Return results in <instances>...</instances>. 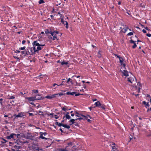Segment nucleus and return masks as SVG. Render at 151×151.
<instances>
[{"label":"nucleus","instance_id":"f257e3e1","mask_svg":"<svg viewBox=\"0 0 151 151\" xmlns=\"http://www.w3.org/2000/svg\"><path fill=\"white\" fill-rule=\"evenodd\" d=\"M33 47H27L26 49V54L31 55L34 54L35 52L40 50L45 45V44L41 45L38 43L37 41H34L32 43Z\"/></svg>","mask_w":151,"mask_h":151},{"label":"nucleus","instance_id":"f03ea898","mask_svg":"<svg viewBox=\"0 0 151 151\" xmlns=\"http://www.w3.org/2000/svg\"><path fill=\"white\" fill-rule=\"evenodd\" d=\"M32 149L34 151H40V150H42V149H40L38 147L36 146L35 145L32 146Z\"/></svg>","mask_w":151,"mask_h":151},{"label":"nucleus","instance_id":"7ed1b4c3","mask_svg":"<svg viewBox=\"0 0 151 151\" xmlns=\"http://www.w3.org/2000/svg\"><path fill=\"white\" fill-rule=\"evenodd\" d=\"M110 146L112 148L113 151H117L116 150L117 146L114 143L112 142L110 145Z\"/></svg>","mask_w":151,"mask_h":151},{"label":"nucleus","instance_id":"20e7f679","mask_svg":"<svg viewBox=\"0 0 151 151\" xmlns=\"http://www.w3.org/2000/svg\"><path fill=\"white\" fill-rule=\"evenodd\" d=\"M16 136V134L14 133H12L10 135L7 136L6 138L8 139H11L12 138L14 139L15 138Z\"/></svg>","mask_w":151,"mask_h":151},{"label":"nucleus","instance_id":"39448f33","mask_svg":"<svg viewBox=\"0 0 151 151\" xmlns=\"http://www.w3.org/2000/svg\"><path fill=\"white\" fill-rule=\"evenodd\" d=\"M135 79L136 80L135 77L133 76H132L128 78L127 81L128 82H130L131 83H132L133 81H134Z\"/></svg>","mask_w":151,"mask_h":151},{"label":"nucleus","instance_id":"423d86ee","mask_svg":"<svg viewBox=\"0 0 151 151\" xmlns=\"http://www.w3.org/2000/svg\"><path fill=\"white\" fill-rule=\"evenodd\" d=\"M57 94H53L49 96H46L45 97V98H46L49 99H51L53 98H56Z\"/></svg>","mask_w":151,"mask_h":151},{"label":"nucleus","instance_id":"0eeeda50","mask_svg":"<svg viewBox=\"0 0 151 151\" xmlns=\"http://www.w3.org/2000/svg\"><path fill=\"white\" fill-rule=\"evenodd\" d=\"M35 96H36V100H42L43 99L41 96V95L38 94H35Z\"/></svg>","mask_w":151,"mask_h":151},{"label":"nucleus","instance_id":"6e6552de","mask_svg":"<svg viewBox=\"0 0 151 151\" xmlns=\"http://www.w3.org/2000/svg\"><path fill=\"white\" fill-rule=\"evenodd\" d=\"M61 22H62V23L63 24H65L66 25V28H68V22L66 21H64V19L63 18L61 19Z\"/></svg>","mask_w":151,"mask_h":151},{"label":"nucleus","instance_id":"1a4fd4ad","mask_svg":"<svg viewBox=\"0 0 151 151\" xmlns=\"http://www.w3.org/2000/svg\"><path fill=\"white\" fill-rule=\"evenodd\" d=\"M27 99L29 101H33L36 100V96L27 97Z\"/></svg>","mask_w":151,"mask_h":151},{"label":"nucleus","instance_id":"9d476101","mask_svg":"<svg viewBox=\"0 0 151 151\" xmlns=\"http://www.w3.org/2000/svg\"><path fill=\"white\" fill-rule=\"evenodd\" d=\"M24 116V115L22 114V113H19L18 114H15L14 115V116L15 117V118H18V117H22Z\"/></svg>","mask_w":151,"mask_h":151},{"label":"nucleus","instance_id":"9b49d317","mask_svg":"<svg viewBox=\"0 0 151 151\" xmlns=\"http://www.w3.org/2000/svg\"><path fill=\"white\" fill-rule=\"evenodd\" d=\"M27 137L28 139L32 140L33 137L29 133H27Z\"/></svg>","mask_w":151,"mask_h":151},{"label":"nucleus","instance_id":"f8f14e48","mask_svg":"<svg viewBox=\"0 0 151 151\" xmlns=\"http://www.w3.org/2000/svg\"><path fill=\"white\" fill-rule=\"evenodd\" d=\"M122 73H123V75L124 76H129L128 72L126 70H124Z\"/></svg>","mask_w":151,"mask_h":151},{"label":"nucleus","instance_id":"ddd939ff","mask_svg":"<svg viewBox=\"0 0 151 151\" xmlns=\"http://www.w3.org/2000/svg\"><path fill=\"white\" fill-rule=\"evenodd\" d=\"M142 104H143L144 105H145V107L146 108L149 107L150 106V105L148 104V102L147 103L146 101H143L142 102Z\"/></svg>","mask_w":151,"mask_h":151},{"label":"nucleus","instance_id":"4468645a","mask_svg":"<svg viewBox=\"0 0 151 151\" xmlns=\"http://www.w3.org/2000/svg\"><path fill=\"white\" fill-rule=\"evenodd\" d=\"M76 93L75 92H71L70 91H69L67 92L66 93L67 95H74V94Z\"/></svg>","mask_w":151,"mask_h":151},{"label":"nucleus","instance_id":"2eb2a0df","mask_svg":"<svg viewBox=\"0 0 151 151\" xmlns=\"http://www.w3.org/2000/svg\"><path fill=\"white\" fill-rule=\"evenodd\" d=\"M69 150H68V147H66L64 149H60L59 151H68Z\"/></svg>","mask_w":151,"mask_h":151},{"label":"nucleus","instance_id":"dca6fc26","mask_svg":"<svg viewBox=\"0 0 151 151\" xmlns=\"http://www.w3.org/2000/svg\"><path fill=\"white\" fill-rule=\"evenodd\" d=\"M65 117H66V119H70L71 117L69 115L66 114L63 117V119Z\"/></svg>","mask_w":151,"mask_h":151},{"label":"nucleus","instance_id":"f3484780","mask_svg":"<svg viewBox=\"0 0 151 151\" xmlns=\"http://www.w3.org/2000/svg\"><path fill=\"white\" fill-rule=\"evenodd\" d=\"M62 125V127L65 128H67L68 129H69L70 128V127L69 126L67 125V124H63Z\"/></svg>","mask_w":151,"mask_h":151},{"label":"nucleus","instance_id":"a211bd4d","mask_svg":"<svg viewBox=\"0 0 151 151\" xmlns=\"http://www.w3.org/2000/svg\"><path fill=\"white\" fill-rule=\"evenodd\" d=\"M75 113L76 114V116H78V117H81V115H82L81 114H80L79 113H78L77 111H75Z\"/></svg>","mask_w":151,"mask_h":151},{"label":"nucleus","instance_id":"6ab92c4d","mask_svg":"<svg viewBox=\"0 0 151 151\" xmlns=\"http://www.w3.org/2000/svg\"><path fill=\"white\" fill-rule=\"evenodd\" d=\"M65 93H58L55 94H57V96L58 95V97H59L60 96H61L63 95H65Z\"/></svg>","mask_w":151,"mask_h":151},{"label":"nucleus","instance_id":"aec40b11","mask_svg":"<svg viewBox=\"0 0 151 151\" xmlns=\"http://www.w3.org/2000/svg\"><path fill=\"white\" fill-rule=\"evenodd\" d=\"M105 105L103 104H101L100 106H99V107L100 108H102L103 109H105Z\"/></svg>","mask_w":151,"mask_h":151},{"label":"nucleus","instance_id":"412c9836","mask_svg":"<svg viewBox=\"0 0 151 151\" xmlns=\"http://www.w3.org/2000/svg\"><path fill=\"white\" fill-rule=\"evenodd\" d=\"M101 104L99 101H98L95 103V104L96 105V106L99 107Z\"/></svg>","mask_w":151,"mask_h":151},{"label":"nucleus","instance_id":"4be33fe9","mask_svg":"<svg viewBox=\"0 0 151 151\" xmlns=\"http://www.w3.org/2000/svg\"><path fill=\"white\" fill-rule=\"evenodd\" d=\"M119 62L121 63V65H122L123 63L124 59L122 58V57L119 59Z\"/></svg>","mask_w":151,"mask_h":151},{"label":"nucleus","instance_id":"5701e85b","mask_svg":"<svg viewBox=\"0 0 151 151\" xmlns=\"http://www.w3.org/2000/svg\"><path fill=\"white\" fill-rule=\"evenodd\" d=\"M26 50L24 51L21 52V54H22V55L24 54V56L25 57L26 56V55H27L26 54Z\"/></svg>","mask_w":151,"mask_h":151},{"label":"nucleus","instance_id":"b1692460","mask_svg":"<svg viewBox=\"0 0 151 151\" xmlns=\"http://www.w3.org/2000/svg\"><path fill=\"white\" fill-rule=\"evenodd\" d=\"M43 134H40L39 137V138H41L42 139H47V138L43 136Z\"/></svg>","mask_w":151,"mask_h":151},{"label":"nucleus","instance_id":"393cba45","mask_svg":"<svg viewBox=\"0 0 151 151\" xmlns=\"http://www.w3.org/2000/svg\"><path fill=\"white\" fill-rule=\"evenodd\" d=\"M128 29V27L123 28L122 29V31L124 33H125L127 32Z\"/></svg>","mask_w":151,"mask_h":151},{"label":"nucleus","instance_id":"a878e982","mask_svg":"<svg viewBox=\"0 0 151 151\" xmlns=\"http://www.w3.org/2000/svg\"><path fill=\"white\" fill-rule=\"evenodd\" d=\"M100 51H99L97 55V56L99 58H101V55L100 53Z\"/></svg>","mask_w":151,"mask_h":151},{"label":"nucleus","instance_id":"bb28decb","mask_svg":"<svg viewBox=\"0 0 151 151\" xmlns=\"http://www.w3.org/2000/svg\"><path fill=\"white\" fill-rule=\"evenodd\" d=\"M61 64L62 65H67L68 64V62H65L64 61H63V62H61Z\"/></svg>","mask_w":151,"mask_h":151},{"label":"nucleus","instance_id":"cd10ccee","mask_svg":"<svg viewBox=\"0 0 151 151\" xmlns=\"http://www.w3.org/2000/svg\"><path fill=\"white\" fill-rule=\"evenodd\" d=\"M75 120H76L74 119H71L69 121V122H72V124L75 123L74 122Z\"/></svg>","mask_w":151,"mask_h":151},{"label":"nucleus","instance_id":"c85d7f7f","mask_svg":"<svg viewBox=\"0 0 151 151\" xmlns=\"http://www.w3.org/2000/svg\"><path fill=\"white\" fill-rule=\"evenodd\" d=\"M1 139L3 140V141H1V142L2 143V144L5 143L7 141L6 139H4L3 138H2Z\"/></svg>","mask_w":151,"mask_h":151},{"label":"nucleus","instance_id":"c756f323","mask_svg":"<svg viewBox=\"0 0 151 151\" xmlns=\"http://www.w3.org/2000/svg\"><path fill=\"white\" fill-rule=\"evenodd\" d=\"M62 110L66 111V110H67V107L66 106H64V107L62 108Z\"/></svg>","mask_w":151,"mask_h":151},{"label":"nucleus","instance_id":"7c9ffc66","mask_svg":"<svg viewBox=\"0 0 151 151\" xmlns=\"http://www.w3.org/2000/svg\"><path fill=\"white\" fill-rule=\"evenodd\" d=\"M32 91L34 93H35V94H38V90H32Z\"/></svg>","mask_w":151,"mask_h":151},{"label":"nucleus","instance_id":"2f4dec72","mask_svg":"<svg viewBox=\"0 0 151 151\" xmlns=\"http://www.w3.org/2000/svg\"><path fill=\"white\" fill-rule=\"evenodd\" d=\"M81 117H83V119H87L88 118V117L87 116H84L83 115H81Z\"/></svg>","mask_w":151,"mask_h":151},{"label":"nucleus","instance_id":"473e14b6","mask_svg":"<svg viewBox=\"0 0 151 151\" xmlns=\"http://www.w3.org/2000/svg\"><path fill=\"white\" fill-rule=\"evenodd\" d=\"M80 117L78 118H77L76 119V120H79L80 121L82 120L83 119V117Z\"/></svg>","mask_w":151,"mask_h":151},{"label":"nucleus","instance_id":"72a5a7b5","mask_svg":"<svg viewBox=\"0 0 151 151\" xmlns=\"http://www.w3.org/2000/svg\"><path fill=\"white\" fill-rule=\"evenodd\" d=\"M38 2L39 4H41L42 3H45V2L43 0H40Z\"/></svg>","mask_w":151,"mask_h":151},{"label":"nucleus","instance_id":"f704fd0d","mask_svg":"<svg viewBox=\"0 0 151 151\" xmlns=\"http://www.w3.org/2000/svg\"><path fill=\"white\" fill-rule=\"evenodd\" d=\"M72 142H70L68 144V145L67 146V147H68V149H69L68 147L70 146H72Z\"/></svg>","mask_w":151,"mask_h":151},{"label":"nucleus","instance_id":"c9c22d12","mask_svg":"<svg viewBox=\"0 0 151 151\" xmlns=\"http://www.w3.org/2000/svg\"><path fill=\"white\" fill-rule=\"evenodd\" d=\"M26 47L25 46H24L23 47H21L19 48V50H24L25 49Z\"/></svg>","mask_w":151,"mask_h":151},{"label":"nucleus","instance_id":"e433bc0d","mask_svg":"<svg viewBox=\"0 0 151 151\" xmlns=\"http://www.w3.org/2000/svg\"><path fill=\"white\" fill-rule=\"evenodd\" d=\"M133 35V32H129L127 34V35L128 36H131Z\"/></svg>","mask_w":151,"mask_h":151},{"label":"nucleus","instance_id":"4c0bfd02","mask_svg":"<svg viewBox=\"0 0 151 151\" xmlns=\"http://www.w3.org/2000/svg\"><path fill=\"white\" fill-rule=\"evenodd\" d=\"M114 55L115 56V57H116L118 58H119V59H120V58H121V57H120L119 55H117V54H114Z\"/></svg>","mask_w":151,"mask_h":151},{"label":"nucleus","instance_id":"58836bf2","mask_svg":"<svg viewBox=\"0 0 151 151\" xmlns=\"http://www.w3.org/2000/svg\"><path fill=\"white\" fill-rule=\"evenodd\" d=\"M40 134H43L44 135V136H45L47 134V133L46 132H40Z\"/></svg>","mask_w":151,"mask_h":151},{"label":"nucleus","instance_id":"ea45409f","mask_svg":"<svg viewBox=\"0 0 151 151\" xmlns=\"http://www.w3.org/2000/svg\"><path fill=\"white\" fill-rule=\"evenodd\" d=\"M58 15H59V16L60 17V18L61 19L62 17V15L61 14L60 12H58Z\"/></svg>","mask_w":151,"mask_h":151},{"label":"nucleus","instance_id":"a19ab883","mask_svg":"<svg viewBox=\"0 0 151 151\" xmlns=\"http://www.w3.org/2000/svg\"><path fill=\"white\" fill-rule=\"evenodd\" d=\"M45 32L46 34H48V33H50H50H51V32H49L48 30V29H47L45 31Z\"/></svg>","mask_w":151,"mask_h":151},{"label":"nucleus","instance_id":"79ce46f5","mask_svg":"<svg viewBox=\"0 0 151 151\" xmlns=\"http://www.w3.org/2000/svg\"><path fill=\"white\" fill-rule=\"evenodd\" d=\"M50 34H51V35L53 36H54L55 35H56L54 33V32H52L51 31Z\"/></svg>","mask_w":151,"mask_h":151},{"label":"nucleus","instance_id":"37998d69","mask_svg":"<svg viewBox=\"0 0 151 151\" xmlns=\"http://www.w3.org/2000/svg\"><path fill=\"white\" fill-rule=\"evenodd\" d=\"M136 46L137 45L135 43H134V45L132 46V47L134 49L135 48Z\"/></svg>","mask_w":151,"mask_h":151},{"label":"nucleus","instance_id":"c03bdc74","mask_svg":"<svg viewBox=\"0 0 151 151\" xmlns=\"http://www.w3.org/2000/svg\"><path fill=\"white\" fill-rule=\"evenodd\" d=\"M137 85L138 86H139V87H140V88H141L142 87V86H141V83L139 82L138 83H137Z\"/></svg>","mask_w":151,"mask_h":151},{"label":"nucleus","instance_id":"a18cd8bd","mask_svg":"<svg viewBox=\"0 0 151 151\" xmlns=\"http://www.w3.org/2000/svg\"><path fill=\"white\" fill-rule=\"evenodd\" d=\"M70 80H71V79L70 78H69L68 79L67 81V83H68V84H69V82L70 81Z\"/></svg>","mask_w":151,"mask_h":151},{"label":"nucleus","instance_id":"49530a36","mask_svg":"<svg viewBox=\"0 0 151 151\" xmlns=\"http://www.w3.org/2000/svg\"><path fill=\"white\" fill-rule=\"evenodd\" d=\"M15 98V97L14 96H10L9 98V99H13Z\"/></svg>","mask_w":151,"mask_h":151},{"label":"nucleus","instance_id":"de8ad7c7","mask_svg":"<svg viewBox=\"0 0 151 151\" xmlns=\"http://www.w3.org/2000/svg\"><path fill=\"white\" fill-rule=\"evenodd\" d=\"M81 94L79 93H76H76L74 94V95H75V96H78L81 95Z\"/></svg>","mask_w":151,"mask_h":151},{"label":"nucleus","instance_id":"09e8293b","mask_svg":"<svg viewBox=\"0 0 151 151\" xmlns=\"http://www.w3.org/2000/svg\"><path fill=\"white\" fill-rule=\"evenodd\" d=\"M63 124H62V123H59L58 126L59 127L62 126Z\"/></svg>","mask_w":151,"mask_h":151},{"label":"nucleus","instance_id":"8fccbe9b","mask_svg":"<svg viewBox=\"0 0 151 151\" xmlns=\"http://www.w3.org/2000/svg\"><path fill=\"white\" fill-rule=\"evenodd\" d=\"M55 119H58L59 118V116H58V115H55Z\"/></svg>","mask_w":151,"mask_h":151},{"label":"nucleus","instance_id":"3c124183","mask_svg":"<svg viewBox=\"0 0 151 151\" xmlns=\"http://www.w3.org/2000/svg\"><path fill=\"white\" fill-rule=\"evenodd\" d=\"M130 42L131 43H133V44H134V43H135V42L134 41H133V40H130Z\"/></svg>","mask_w":151,"mask_h":151},{"label":"nucleus","instance_id":"603ef678","mask_svg":"<svg viewBox=\"0 0 151 151\" xmlns=\"http://www.w3.org/2000/svg\"><path fill=\"white\" fill-rule=\"evenodd\" d=\"M3 99H0V103L1 105H2V101H3Z\"/></svg>","mask_w":151,"mask_h":151},{"label":"nucleus","instance_id":"864d4df0","mask_svg":"<svg viewBox=\"0 0 151 151\" xmlns=\"http://www.w3.org/2000/svg\"><path fill=\"white\" fill-rule=\"evenodd\" d=\"M15 147H16V148H17V149L18 150H19V149H20V148H21V146H17L16 145H15Z\"/></svg>","mask_w":151,"mask_h":151},{"label":"nucleus","instance_id":"5fc2aeb1","mask_svg":"<svg viewBox=\"0 0 151 151\" xmlns=\"http://www.w3.org/2000/svg\"><path fill=\"white\" fill-rule=\"evenodd\" d=\"M39 112L40 113H41V115H44V114H43V112L42 111H39Z\"/></svg>","mask_w":151,"mask_h":151},{"label":"nucleus","instance_id":"6e6d98bb","mask_svg":"<svg viewBox=\"0 0 151 151\" xmlns=\"http://www.w3.org/2000/svg\"><path fill=\"white\" fill-rule=\"evenodd\" d=\"M146 36L149 37H150L151 36V34H147Z\"/></svg>","mask_w":151,"mask_h":151},{"label":"nucleus","instance_id":"4d7b16f0","mask_svg":"<svg viewBox=\"0 0 151 151\" xmlns=\"http://www.w3.org/2000/svg\"><path fill=\"white\" fill-rule=\"evenodd\" d=\"M55 39H57V37L56 36V35H55L54 36H53V40H55Z\"/></svg>","mask_w":151,"mask_h":151},{"label":"nucleus","instance_id":"13d9d810","mask_svg":"<svg viewBox=\"0 0 151 151\" xmlns=\"http://www.w3.org/2000/svg\"><path fill=\"white\" fill-rule=\"evenodd\" d=\"M146 97H147V98H148V99L150 98V95L149 94L146 95Z\"/></svg>","mask_w":151,"mask_h":151},{"label":"nucleus","instance_id":"bf43d9fd","mask_svg":"<svg viewBox=\"0 0 151 151\" xmlns=\"http://www.w3.org/2000/svg\"><path fill=\"white\" fill-rule=\"evenodd\" d=\"M122 65L123 66L124 68V69H126V68H125L126 65H125V64L123 63Z\"/></svg>","mask_w":151,"mask_h":151},{"label":"nucleus","instance_id":"052dcab7","mask_svg":"<svg viewBox=\"0 0 151 151\" xmlns=\"http://www.w3.org/2000/svg\"><path fill=\"white\" fill-rule=\"evenodd\" d=\"M29 114L30 116H32L34 115L32 113H29Z\"/></svg>","mask_w":151,"mask_h":151},{"label":"nucleus","instance_id":"680f3d73","mask_svg":"<svg viewBox=\"0 0 151 151\" xmlns=\"http://www.w3.org/2000/svg\"><path fill=\"white\" fill-rule=\"evenodd\" d=\"M26 42V41L25 40H23L22 41V44H24Z\"/></svg>","mask_w":151,"mask_h":151},{"label":"nucleus","instance_id":"e2e57ef3","mask_svg":"<svg viewBox=\"0 0 151 151\" xmlns=\"http://www.w3.org/2000/svg\"><path fill=\"white\" fill-rule=\"evenodd\" d=\"M142 32L144 33H146L147 32L144 29H143Z\"/></svg>","mask_w":151,"mask_h":151},{"label":"nucleus","instance_id":"0e129e2a","mask_svg":"<svg viewBox=\"0 0 151 151\" xmlns=\"http://www.w3.org/2000/svg\"><path fill=\"white\" fill-rule=\"evenodd\" d=\"M150 111H151V108L149 109V108H148V109L147 111V112H148Z\"/></svg>","mask_w":151,"mask_h":151},{"label":"nucleus","instance_id":"69168bd1","mask_svg":"<svg viewBox=\"0 0 151 151\" xmlns=\"http://www.w3.org/2000/svg\"><path fill=\"white\" fill-rule=\"evenodd\" d=\"M54 33L55 34V35L56 34H58V31H56V32L54 31Z\"/></svg>","mask_w":151,"mask_h":151},{"label":"nucleus","instance_id":"338daca9","mask_svg":"<svg viewBox=\"0 0 151 151\" xmlns=\"http://www.w3.org/2000/svg\"><path fill=\"white\" fill-rule=\"evenodd\" d=\"M16 52H18V53L21 52L19 50H16Z\"/></svg>","mask_w":151,"mask_h":151},{"label":"nucleus","instance_id":"774afa93","mask_svg":"<svg viewBox=\"0 0 151 151\" xmlns=\"http://www.w3.org/2000/svg\"><path fill=\"white\" fill-rule=\"evenodd\" d=\"M59 130H60V131H61V132H62V133L63 132V130L61 128H60L59 129Z\"/></svg>","mask_w":151,"mask_h":151}]
</instances>
